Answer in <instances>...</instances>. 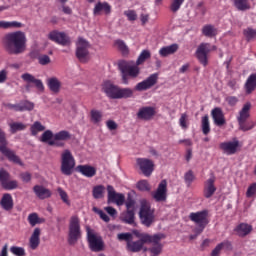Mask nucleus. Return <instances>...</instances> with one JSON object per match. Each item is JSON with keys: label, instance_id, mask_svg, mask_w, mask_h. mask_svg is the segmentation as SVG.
<instances>
[{"label": "nucleus", "instance_id": "obj_1", "mask_svg": "<svg viewBox=\"0 0 256 256\" xmlns=\"http://www.w3.org/2000/svg\"><path fill=\"white\" fill-rule=\"evenodd\" d=\"M147 59H151V52H149V50H143L136 61V65H131L127 61L119 62L118 67L121 73L123 85H129V79H137V77H139L141 74V68H139V65H143Z\"/></svg>", "mask_w": 256, "mask_h": 256}, {"label": "nucleus", "instance_id": "obj_2", "mask_svg": "<svg viewBox=\"0 0 256 256\" xmlns=\"http://www.w3.org/2000/svg\"><path fill=\"white\" fill-rule=\"evenodd\" d=\"M3 43L8 55H21L27 51V35L23 31L5 34Z\"/></svg>", "mask_w": 256, "mask_h": 256}, {"label": "nucleus", "instance_id": "obj_3", "mask_svg": "<svg viewBox=\"0 0 256 256\" xmlns=\"http://www.w3.org/2000/svg\"><path fill=\"white\" fill-rule=\"evenodd\" d=\"M69 139H71V133L66 130H61L55 134L51 130H45L40 137V141L48 143L50 147H65V141H69Z\"/></svg>", "mask_w": 256, "mask_h": 256}, {"label": "nucleus", "instance_id": "obj_4", "mask_svg": "<svg viewBox=\"0 0 256 256\" xmlns=\"http://www.w3.org/2000/svg\"><path fill=\"white\" fill-rule=\"evenodd\" d=\"M102 91L109 99H130L133 97V89L121 88L111 81H105L102 85Z\"/></svg>", "mask_w": 256, "mask_h": 256}, {"label": "nucleus", "instance_id": "obj_5", "mask_svg": "<svg viewBox=\"0 0 256 256\" xmlns=\"http://www.w3.org/2000/svg\"><path fill=\"white\" fill-rule=\"evenodd\" d=\"M132 235H135L138 240H131L126 244V249L130 253H139L145 247V244L149 243L152 239L151 234L143 233L139 230H133Z\"/></svg>", "mask_w": 256, "mask_h": 256}, {"label": "nucleus", "instance_id": "obj_6", "mask_svg": "<svg viewBox=\"0 0 256 256\" xmlns=\"http://www.w3.org/2000/svg\"><path fill=\"white\" fill-rule=\"evenodd\" d=\"M139 219L144 227H151L155 223V209H151V203L147 200H141Z\"/></svg>", "mask_w": 256, "mask_h": 256}, {"label": "nucleus", "instance_id": "obj_7", "mask_svg": "<svg viewBox=\"0 0 256 256\" xmlns=\"http://www.w3.org/2000/svg\"><path fill=\"white\" fill-rule=\"evenodd\" d=\"M189 219L192 223H195L197 227L194 229V233L201 235L205 231V227L209 225V211L202 210L198 212H192L189 214Z\"/></svg>", "mask_w": 256, "mask_h": 256}, {"label": "nucleus", "instance_id": "obj_8", "mask_svg": "<svg viewBox=\"0 0 256 256\" xmlns=\"http://www.w3.org/2000/svg\"><path fill=\"white\" fill-rule=\"evenodd\" d=\"M81 221L79 216L74 215L70 218L68 230V245H75L81 238Z\"/></svg>", "mask_w": 256, "mask_h": 256}, {"label": "nucleus", "instance_id": "obj_9", "mask_svg": "<svg viewBox=\"0 0 256 256\" xmlns=\"http://www.w3.org/2000/svg\"><path fill=\"white\" fill-rule=\"evenodd\" d=\"M73 169H75V157H73L71 150L65 149L61 153V173L69 177L73 175Z\"/></svg>", "mask_w": 256, "mask_h": 256}, {"label": "nucleus", "instance_id": "obj_10", "mask_svg": "<svg viewBox=\"0 0 256 256\" xmlns=\"http://www.w3.org/2000/svg\"><path fill=\"white\" fill-rule=\"evenodd\" d=\"M9 142H7V137L5 136V132L0 129V153L7 157L12 163H16L17 165H21V159L19 156L15 155V151L9 149L7 146Z\"/></svg>", "mask_w": 256, "mask_h": 256}, {"label": "nucleus", "instance_id": "obj_11", "mask_svg": "<svg viewBox=\"0 0 256 256\" xmlns=\"http://www.w3.org/2000/svg\"><path fill=\"white\" fill-rule=\"evenodd\" d=\"M211 51H217V46H211L209 43H201L198 46L195 55L203 67H207V65H209V58L207 55H209Z\"/></svg>", "mask_w": 256, "mask_h": 256}, {"label": "nucleus", "instance_id": "obj_12", "mask_svg": "<svg viewBox=\"0 0 256 256\" xmlns=\"http://www.w3.org/2000/svg\"><path fill=\"white\" fill-rule=\"evenodd\" d=\"M91 45L87 42V40L83 38L78 39L77 49H76V57L80 61V63H88L89 62V48Z\"/></svg>", "mask_w": 256, "mask_h": 256}, {"label": "nucleus", "instance_id": "obj_13", "mask_svg": "<svg viewBox=\"0 0 256 256\" xmlns=\"http://www.w3.org/2000/svg\"><path fill=\"white\" fill-rule=\"evenodd\" d=\"M136 164L138 165L142 174L145 177H151L153 171H155V163L153 160L148 158H138L136 159Z\"/></svg>", "mask_w": 256, "mask_h": 256}, {"label": "nucleus", "instance_id": "obj_14", "mask_svg": "<svg viewBox=\"0 0 256 256\" xmlns=\"http://www.w3.org/2000/svg\"><path fill=\"white\" fill-rule=\"evenodd\" d=\"M87 239L89 247L94 253H99V251H103V239L101 238V236L93 234V232H91L89 228L87 229Z\"/></svg>", "mask_w": 256, "mask_h": 256}, {"label": "nucleus", "instance_id": "obj_15", "mask_svg": "<svg viewBox=\"0 0 256 256\" xmlns=\"http://www.w3.org/2000/svg\"><path fill=\"white\" fill-rule=\"evenodd\" d=\"M11 179V175L5 169L0 170V183L6 191H13L19 187V183L16 180Z\"/></svg>", "mask_w": 256, "mask_h": 256}, {"label": "nucleus", "instance_id": "obj_16", "mask_svg": "<svg viewBox=\"0 0 256 256\" xmlns=\"http://www.w3.org/2000/svg\"><path fill=\"white\" fill-rule=\"evenodd\" d=\"M151 195L156 203H165L167 201V180H162Z\"/></svg>", "mask_w": 256, "mask_h": 256}, {"label": "nucleus", "instance_id": "obj_17", "mask_svg": "<svg viewBox=\"0 0 256 256\" xmlns=\"http://www.w3.org/2000/svg\"><path fill=\"white\" fill-rule=\"evenodd\" d=\"M155 115H157V109L155 107L143 106L138 110L136 117L140 121H151Z\"/></svg>", "mask_w": 256, "mask_h": 256}, {"label": "nucleus", "instance_id": "obj_18", "mask_svg": "<svg viewBox=\"0 0 256 256\" xmlns=\"http://www.w3.org/2000/svg\"><path fill=\"white\" fill-rule=\"evenodd\" d=\"M48 39L50 41H54V43H58V45H62L63 47H67V45H71V39L65 32L52 31L48 35Z\"/></svg>", "mask_w": 256, "mask_h": 256}, {"label": "nucleus", "instance_id": "obj_19", "mask_svg": "<svg viewBox=\"0 0 256 256\" xmlns=\"http://www.w3.org/2000/svg\"><path fill=\"white\" fill-rule=\"evenodd\" d=\"M108 203H115L118 207L125 204V195L116 193L115 188L112 185L107 186Z\"/></svg>", "mask_w": 256, "mask_h": 256}, {"label": "nucleus", "instance_id": "obj_20", "mask_svg": "<svg viewBox=\"0 0 256 256\" xmlns=\"http://www.w3.org/2000/svg\"><path fill=\"white\" fill-rule=\"evenodd\" d=\"M158 80L159 74H151L146 80L138 83L134 89L135 91H147V89H151V87L157 85Z\"/></svg>", "mask_w": 256, "mask_h": 256}, {"label": "nucleus", "instance_id": "obj_21", "mask_svg": "<svg viewBox=\"0 0 256 256\" xmlns=\"http://www.w3.org/2000/svg\"><path fill=\"white\" fill-rule=\"evenodd\" d=\"M165 235L163 234H154L151 235V241L149 243H153V246L148 249L152 255H161V251H163V245L161 244V239H164Z\"/></svg>", "mask_w": 256, "mask_h": 256}, {"label": "nucleus", "instance_id": "obj_22", "mask_svg": "<svg viewBox=\"0 0 256 256\" xmlns=\"http://www.w3.org/2000/svg\"><path fill=\"white\" fill-rule=\"evenodd\" d=\"M112 7L109 2L98 1L93 8L94 17H99V15H111Z\"/></svg>", "mask_w": 256, "mask_h": 256}, {"label": "nucleus", "instance_id": "obj_23", "mask_svg": "<svg viewBox=\"0 0 256 256\" xmlns=\"http://www.w3.org/2000/svg\"><path fill=\"white\" fill-rule=\"evenodd\" d=\"M220 149L226 153V155H235L237 149H239V140L236 138L233 141L220 143Z\"/></svg>", "mask_w": 256, "mask_h": 256}, {"label": "nucleus", "instance_id": "obj_24", "mask_svg": "<svg viewBox=\"0 0 256 256\" xmlns=\"http://www.w3.org/2000/svg\"><path fill=\"white\" fill-rule=\"evenodd\" d=\"M211 117L216 124L217 127H223L227 121L225 120V114L223 113V109L219 107H215L211 111Z\"/></svg>", "mask_w": 256, "mask_h": 256}, {"label": "nucleus", "instance_id": "obj_25", "mask_svg": "<svg viewBox=\"0 0 256 256\" xmlns=\"http://www.w3.org/2000/svg\"><path fill=\"white\" fill-rule=\"evenodd\" d=\"M21 79L25 81V83H33L38 89V91H45V86L43 85V81L40 79L35 78L32 74L24 73L21 75Z\"/></svg>", "mask_w": 256, "mask_h": 256}, {"label": "nucleus", "instance_id": "obj_26", "mask_svg": "<svg viewBox=\"0 0 256 256\" xmlns=\"http://www.w3.org/2000/svg\"><path fill=\"white\" fill-rule=\"evenodd\" d=\"M76 171L88 179H91L97 175V169L91 165H78Z\"/></svg>", "mask_w": 256, "mask_h": 256}, {"label": "nucleus", "instance_id": "obj_27", "mask_svg": "<svg viewBox=\"0 0 256 256\" xmlns=\"http://www.w3.org/2000/svg\"><path fill=\"white\" fill-rule=\"evenodd\" d=\"M217 188L215 187V177H211L206 181V186L204 187V197L206 199H211L215 195Z\"/></svg>", "mask_w": 256, "mask_h": 256}, {"label": "nucleus", "instance_id": "obj_28", "mask_svg": "<svg viewBox=\"0 0 256 256\" xmlns=\"http://www.w3.org/2000/svg\"><path fill=\"white\" fill-rule=\"evenodd\" d=\"M234 231L238 237H247L253 231V226L247 223H240L235 227Z\"/></svg>", "mask_w": 256, "mask_h": 256}, {"label": "nucleus", "instance_id": "obj_29", "mask_svg": "<svg viewBox=\"0 0 256 256\" xmlns=\"http://www.w3.org/2000/svg\"><path fill=\"white\" fill-rule=\"evenodd\" d=\"M251 102H247L243 105L242 109L239 112V116L237 117L238 123H246L247 119L251 117Z\"/></svg>", "mask_w": 256, "mask_h": 256}, {"label": "nucleus", "instance_id": "obj_30", "mask_svg": "<svg viewBox=\"0 0 256 256\" xmlns=\"http://www.w3.org/2000/svg\"><path fill=\"white\" fill-rule=\"evenodd\" d=\"M33 191H34L36 197H38V199H41V200L49 199V197H51V195H52L51 190H49L41 185H35L33 187Z\"/></svg>", "mask_w": 256, "mask_h": 256}, {"label": "nucleus", "instance_id": "obj_31", "mask_svg": "<svg viewBox=\"0 0 256 256\" xmlns=\"http://www.w3.org/2000/svg\"><path fill=\"white\" fill-rule=\"evenodd\" d=\"M244 89H245L246 95H251V93H253V91L256 90V73L251 74L247 78L244 84Z\"/></svg>", "mask_w": 256, "mask_h": 256}, {"label": "nucleus", "instance_id": "obj_32", "mask_svg": "<svg viewBox=\"0 0 256 256\" xmlns=\"http://www.w3.org/2000/svg\"><path fill=\"white\" fill-rule=\"evenodd\" d=\"M41 229L40 228H35L31 237H30V249H32L33 251H35V249H37V247H39L40 243H41Z\"/></svg>", "mask_w": 256, "mask_h": 256}, {"label": "nucleus", "instance_id": "obj_33", "mask_svg": "<svg viewBox=\"0 0 256 256\" xmlns=\"http://www.w3.org/2000/svg\"><path fill=\"white\" fill-rule=\"evenodd\" d=\"M179 51V44H171L164 46L159 50L160 57H169V55H175Z\"/></svg>", "mask_w": 256, "mask_h": 256}, {"label": "nucleus", "instance_id": "obj_34", "mask_svg": "<svg viewBox=\"0 0 256 256\" xmlns=\"http://www.w3.org/2000/svg\"><path fill=\"white\" fill-rule=\"evenodd\" d=\"M0 205L4 211H11V209H13V196L9 193L3 194Z\"/></svg>", "mask_w": 256, "mask_h": 256}, {"label": "nucleus", "instance_id": "obj_35", "mask_svg": "<svg viewBox=\"0 0 256 256\" xmlns=\"http://www.w3.org/2000/svg\"><path fill=\"white\" fill-rule=\"evenodd\" d=\"M47 85L48 89H50L52 93L57 94L59 91H61V81H59L57 77L48 78Z\"/></svg>", "mask_w": 256, "mask_h": 256}, {"label": "nucleus", "instance_id": "obj_36", "mask_svg": "<svg viewBox=\"0 0 256 256\" xmlns=\"http://www.w3.org/2000/svg\"><path fill=\"white\" fill-rule=\"evenodd\" d=\"M120 219L127 225H133L135 223V210H127L126 212H123Z\"/></svg>", "mask_w": 256, "mask_h": 256}, {"label": "nucleus", "instance_id": "obj_37", "mask_svg": "<svg viewBox=\"0 0 256 256\" xmlns=\"http://www.w3.org/2000/svg\"><path fill=\"white\" fill-rule=\"evenodd\" d=\"M232 2L237 11H249L251 9L249 0H232Z\"/></svg>", "mask_w": 256, "mask_h": 256}, {"label": "nucleus", "instance_id": "obj_38", "mask_svg": "<svg viewBox=\"0 0 256 256\" xmlns=\"http://www.w3.org/2000/svg\"><path fill=\"white\" fill-rule=\"evenodd\" d=\"M19 113H23L24 111H33L35 109V103L29 100H22L18 103Z\"/></svg>", "mask_w": 256, "mask_h": 256}, {"label": "nucleus", "instance_id": "obj_39", "mask_svg": "<svg viewBox=\"0 0 256 256\" xmlns=\"http://www.w3.org/2000/svg\"><path fill=\"white\" fill-rule=\"evenodd\" d=\"M201 129L203 135H209L211 133V123L207 114L201 118Z\"/></svg>", "mask_w": 256, "mask_h": 256}, {"label": "nucleus", "instance_id": "obj_40", "mask_svg": "<svg viewBox=\"0 0 256 256\" xmlns=\"http://www.w3.org/2000/svg\"><path fill=\"white\" fill-rule=\"evenodd\" d=\"M28 223L31 225V227H35V225L45 223V219L40 218L38 213H31L28 215Z\"/></svg>", "mask_w": 256, "mask_h": 256}, {"label": "nucleus", "instance_id": "obj_41", "mask_svg": "<svg viewBox=\"0 0 256 256\" xmlns=\"http://www.w3.org/2000/svg\"><path fill=\"white\" fill-rule=\"evenodd\" d=\"M43 131H45V126L39 121L34 122L30 127L31 135L34 137Z\"/></svg>", "mask_w": 256, "mask_h": 256}, {"label": "nucleus", "instance_id": "obj_42", "mask_svg": "<svg viewBox=\"0 0 256 256\" xmlns=\"http://www.w3.org/2000/svg\"><path fill=\"white\" fill-rule=\"evenodd\" d=\"M105 194V186L97 185L92 189V195L95 199H103Z\"/></svg>", "mask_w": 256, "mask_h": 256}, {"label": "nucleus", "instance_id": "obj_43", "mask_svg": "<svg viewBox=\"0 0 256 256\" xmlns=\"http://www.w3.org/2000/svg\"><path fill=\"white\" fill-rule=\"evenodd\" d=\"M10 132L12 134L17 133V131H25L27 126L23 122H12L9 124Z\"/></svg>", "mask_w": 256, "mask_h": 256}, {"label": "nucleus", "instance_id": "obj_44", "mask_svg": "<svg viewBox=\"0 0 256 256\" xmlns=\"http://www.w3.org/2000/svg\"><path fill=\"white\" fill-rule=\"evenodd\" d=\"M90 119L92 121V123H94L95 125L97 123H101L102 119H103V113H101V111L99 110H91L90 111Z\"/></svg>", "mask_w": 256, "mask_h": 256}, {"label": "nucleus", "instance_id": "obj_45", "mask_svg": "<svg viewBox=\"0 0 256 256\" xmlns=\"http://www.w3.org/2000/svg\"><path fill=\"white\" fill-rule=\"evenodd\" d=\"M202 33L205 37H215L217 35V30L213 25H205L202 28Z\"/></svg>", "mask_w": 256, "mask_h": 256}, {"label": "nucleus", "instance_id": "obj_46", "mask_svg": "<svg viewBox=\"0 0 256 256\" xmlns=\"http://www.w3.org/2000/svg\"><path fill=\"white\" fill-rule=\"evenodd\" d=\"M183 3H185V0H171L170 1V11L172 13H177V11H179V9H181Z\"/></svg>", "mask_w": 256, "mask_h": 256}, {"label": "nucleus", "instance_id": "obj_47", "mask_svg": "<svg viewBox=\"0 0 256 256\" xmlns=\"http://www.w3.org/2000/svg\"><path fill=\"white\" fill-rule=\"evenodd\" d=\"M179 125L181 129H189V116L187 113H182L179 118Z\"/></svg>", "mask_w": 256, "mask_h": 256}, {"label": "nucleus", "instance_id": "obj_48", "mask_svg": "<svg viewBox=\"0 0 256 256\" xmlns=\"http://www.w3.org/2000/svg\"><path fill=\"white\" fill-rule=\"evenodd\" d=\"M118 241H126L127 243H131L133 241V234L126 232V233H119L117 234Z\"/></svg>", "mask_w": 256, "mask_h": 256}, {"label": "nucleus", "instance_id": "obj_49", "mask_svg": "<svg viewBox=\"0 0 256 256\" xmlns=\"http://www.w3.org/2000/svg\"><path fill=\"white\" fill-rule=\"evenodd\" d=\"M116 47H118L119 51L123 53V55H127L129 53V48L127 47V44L123 40H116L115 41Z\"/></svg>", "mask_w": 256, "mask_h": 256}, {"label": "nucleus", "instance_id": "obj_50", "mask_svg": "<svg viewBox=\"0 0 256 256\" xmlns=\"http://www.w3.org/2000/svg\"><path fill=\"white\" fill-rule=\"evenodd\" d=\"M10 253L15 256H25V248L19 246L10 247Z\"/></svg>", "mask_w": 256, "mask_h": 256}, {"label": "nucleus", "instance_id": "obj_51", "mask_svg": "<svg viewBox=\"0 0 256 256\" xmlns=\"http://www.w3.org/2000/svg\"><path fill=\"white\" fill-rule=\"evenodd\" d=\"M184 181H185L187 187H191V183H193V181H195V174H193V170H189L188 172L185 173Z\"/></svg>", "mask_w": 256, "mask_h": 256}, {"label": "nucleus", "instance_id": "obj_52", "mask_svg": "<svg viewBox=\"0 0 256 256\" xmlns=\"http://www.w3.org/2000/svg\"><path fill=\"white\" fill-rule=\"evenodd\" d=\"M137 189L139 191H151V186L147 180H141L137 183Z\"/></svg>", "mask_w": 256, "mask_h": 256}, {"label": "nucleus", "instance_id": "obj_53", "mask_svg": "<svg viewBox=\"0 0 256 256\" xmlns=\"http://www.w3.org/2000/svg\"><path fill=\"white\" fill-rule=\"evenodd\" d=\"M239 124V129L240 131H251V129H253V127H255V123L253 122H243V123H238Z\"/></svg>", "mask_w": 256, "mask_h": 256}, {"label": "nucleus", "instance_id": "obj_54", "mask_svg": "<svg viewBox=\"0 0 256 256\" xmlns=\"http://www.w3.org/2000/svg\"><path fill=\"white\" fill-rule=\"evenodd\" d=\"M125 205L127 210L135 211V200L133 197H131V195H128Z\"/></svg>", "mask_w": 256, "mask_h": 256}, {"label": "nucleus", "instance_id": "obj_55", "mask_svg": "<svg viewBox=\"0 0 256 256\" xmlns=\"http://www.w3.org/2000/svg\"><path fill=\"white\" fill-rule=\"evenodd\" d=\"M58 193L63 203H66V205H71V202L69 201V195H67V192H65V190H63L62 188H58Z\"/></svg>", "mask_w": 256, "mask_h": 256}, {"label": "nucleus", "instance_id": "obj_56", "mask_svg": "<svg viewBox=\"0 0 256 256\" xmlns=\"http://www.w3.org/2000/svg\"><path fill=\"white\" fill-rule=\"evenodd\" d=\"M255 195H256V183H252V184L248 187V189H247V191H246V197H247L248 199H251V197H255Z\"/></svg>", "mask_w": 256, "mask_h": 256}, {"label": "nucleus", "instance_id": "obj_57", "mask_svg": "<svg viewBox=\"0 0 256 256\" xmlns=\"http://www.w3.org/2000/svg\"><path fill=\"white\" fill-rule=\"evenodd\" d=\"M244 35H245L247 41H251V39H255V37H256V30L247 28L246 30H244Z\"/></svg>", "mask_w": 256, "mask_h": 256}, {"label": "nucleus", "instance_id": "obj_58", "mask_svg": "<svg viewBox=\"0 0 256 256\" xmlns=\"http://www.w3.org/2000/svg\"><path fill=\"white\" fill-rule=\"evenodd\" d=\"M124 15L127 16L128 21H137V12L135 10H126Z\"/></svg>", "mask_w": 256, "mask_h": 256}, {"label": "nucleus", "instance_id": "obj_59", "mask_svg": "<svg viewBox=\"0 0 256 256\" xmlns=\"http://www.w3.org/2000/svg\"><path fill=\"white\" fill-rule=\"evenodd\" d=\"M221 249H225V251H233V244L229 240H224L219 243Z\"/></svg>", "mask_w": 256, "mask_h": 256}, {"label": "nucleus", "instance_id": "obj_60", "mask_svg": "<svg viewBox=\"0 0 256 256\" xmlns=\"http://www.w3.org/2000/svg\"><path fill=\"white\" fill-rule=\"evenodd\" d=\"M38 63L40 65H49V63H51V58L48 55H41L38 57Z\"/></svg>", "mask_w": 256, "mask_h": 256}, {"label": "nucleus", "instance_id": "obj_61", "mask_svg": "<svg viewBox=\"0 0 256 256\" xmlns=\"http://www.w3.org/2000/svg\"><path fill=\"white\" fill-rule=\"evenodd\" d=\"M2 105L3 107H5L6 109H9L10 111H16L17 113H19V103L11 104V103L4 102L2 103Z\"/></svg>", "mask_w": 256, "mask_h": 256}, {"label": "nucleus", "instance_id": "obj_62", "mask_svg": "<svg viewBox=\"0 0 256 256\" xmlns=\"http://www.w3.org/2000/svg\"><path fill=\"white\" fill-rule=\"evenodd\" d=\"M20 179L24 182V183H29L32 179L31 173L29 172H24L20 174Z\"/></svg>", "mask_w": 256, "mask_h": 256}, {"label": "nucleus", "instance_id": "obj_63", "mask_svg": "<svg viewBox=\"0 0 256 256\" xmlns=\"http://www.w3.org/2000/svg\"><path fill=\"white\" fill-rule=\"evenodd\" d=\"M226 101L228 105H230L231 107H235V105H237V103L239 102V99H237V97L235 96H230L226 98Z\"/></svg>", "mask_w": 256, "mask_h": 256}, {"label": "nucleus", "instance_id": "obj_64", "mask_svg": "<svg viewBox=\"0 0 256 256\" xmlns=\"http://www.w3.org/2000/svg\"><path fill=\"white\" fill-rule=\"evenodd\" d=\"M221 251H223V248H221L220 244H218L211 252V256H219L221 255Z\"/></svg>", "mask_w": 256, "mask_h": 256}]
</instances>
